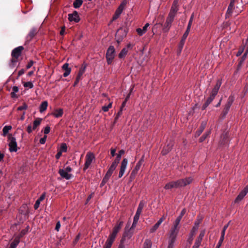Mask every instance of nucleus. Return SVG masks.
Returning a JSON list of instances; mask_svg holds the SVG:
<instances>
[{"label":"nucleus","instance_id":"nucleus-1","mask_svg":"<svg viewBox=\"0 0 248 248\" xmlns=\"http://www.w3.org/2000/svg\"><path fill=\"white\" fill-rule=\"evenodd\" d=\"M178 232V230H174L170 229L168 235V248H174Z\"/></svg>","mask_w":248,"mask_h":248},{"label":"nucleus","instance_id":"nucleus-2","mask_svg":"<svg viewBox=\"0 0 248 248\" xmlns=\"http://www.w3.org/2000/svg\"><path fill=\"white\" fill-rule=\"evenodd\" d=\"M8 146L9 150L10 152H16L17 151V144L15 137L11 134L8 135Z\"/></svg>","mask_w":248,"mask_h":248},{"label":"nucleus","instance_id":"nucleus-3","mask_svg":"<svg viewBox=\"0 0 248 248\" xmlns=\"http://www.w3.org/2000/svg\"><path fill=\"white\" fill-rule=\"evenodd\" d=\"M115 56V50L113 46L108 48L106 53V59L108 64H110Z\"/></svg>","mask_w":248,"mask_h":248},{"label":"nucleus","instance_id":"nucleus-4","mask_svg":"<svg viewBox=\"0 0 248 248\" xmlns=\"http://www.w3.org/2000/svg\"><path fill=\"white\" fill-rule=\"evenodd\" d=\"M234 98H235V97H234V94H231L229 96V97L228 99V101L224 106V110L223 111V117H225L226 115L228 114V113L229 111V109L234 100Z\"/></svg>","mask_w":248,"mask_h":248},{"label":"nucleus","instance_id":"nucleus-5","mask_svg":"<svg viewBox=\"0 0 248 248\" xmlns=\"http://www.w3.org/2000/svg\"><path fill=\"white\" fill-rule=\"evenodd\" d=\"M23 48H24L22 46H19L13 50L12 52V59L11 60L13 63L16 62H17V59L20 56Z\"/></svg>","mask_w":248,"mask_h":248},{"label":"nucleus","instance_id":"nucleus-6","mask_svg":"<svg viewBox=\"0 0 248 248\" xmlns=\"http://www.w3.org/2000/svg\"><path fill=\"white\" fill-rule=\"evenodd\" d=\"M175 16L169 14L168 17L166 19V22L163 27V31L164 32H168L171 27V24L174 20Z\"/></svg>","mask_w":248,"mask_h":248},{"label":"nucleus","instance_id":"nucleus-7","mask_svg":"<svg viewBox=\"0 0 248 248\" xmlns=\"http://www.w3.org/2000/svg\"><path fill=\"white\" fill-rule=\"evenodd\" d=\"M242 1V0H231L230 4L228 7V9L227 10L226 13V18L229 17L231 16L232 13L233 9H235L234 7V5L235 3L238 4L239 2Z\"/></svg>","mask_w":248,"mask_h":248},{"label":"nucleus","instance_id":"nucleus-8","mask_svg":"<svg viewBox=\"0 0 248 248\" xmlns=\"http://www.w3.org/2000/svg\"><path fill=\"white\" fill-rule=\"evenodd\" d=\"M186 209H183L181 211V212L180 215L177 217V218L175 220L173 226L171 228V229L179 231V228H178V225L181 221V220L183 216L186 214Z\"/></svg>","mask_w":248,"mask_h":248},{"label":"nucleus","instance_id":"nucleus-9","mask_svg":"<svg viewBox=\"0 0 248 248\" xmlns=\"http://www.w3.org/2000/svg\"><path fill=\"white\" fill-rule=\"evenodd\" d=\"M95 157L93 153L91 152L87 153L86 155V161L85 163L84 170L87 169L91 164Z\"/></svg>","mask_w":248,"mask_h":248},{"label":"nucleus","instance_id":"nucleus-10","mask_svg":"<svg viewBox=\"0 0 248 248\" xmlns=\"http://www.w3.org/2000/svg\"><path fill=\"white\" fill-rule=\"evenodd\" d=\"M128 164V160L126 158H124L121 162L120 171L119 173V178H121L124 173Z\"/></svg>","mask_w":248,"mask_h":248},{"label":"nucleus","instance_id":"nucleus-11","mask_svg":"<svg viewBox=\"0 0 248 248\" xmlns=\"http://www.w3.org/2000/svg\"><path fill=\"white\" fill-rule=\"evenodd\" d=\"M178 3L179 0H173L169 14H171V15L174 16H175L176 13L179 10Z\"/></svg>","mask_w":248,"mask_h":248},{"label":"nucleus","instance_id":"nucleus-12","mask_svg":"<svg viewBox=\"0 0 248 248\" xmlns=\"http://www.w3.org/2000/svg\"><path fill=\"white\" fill-rule=\"evenodd\" d=\"M68 19L70 21H74L78 23L80 20V18L78 12L75 11L72 14L68 15Z\"/></svg>","mask_w":248,"mask_h":248},{"label":"nucleus","instance_id":"nucleus-13","mask_svg":"<svg viewBox=\"0 0 248 248\" xmlns=\"http://www.w3.org/2000/svg\"><path fill=\"white\" fill-rule=\"evenodd\" d=\"M133 234V231L129 228V225H126L125 231L123 234V239H130Z\"/></svg>","mask_w":248,"mask_h":248},{"label":"nucleus","instance_id":"nucleus-14","mask_svg":"<svg viewBox=\"0 0 248 248\" xmlns=\"http://www.w3.org/2000/svg\"><path fill=\"white\" fill-rule=\"evenodd\" d=\"M248 192V187H245L244 190L241 191L239 195L237 196V197L236 198L234 202L235 203L239 202L244 198V197L246 195Z\"/></svg>","mask_w":248,"mask_h":248},{"label":"nucleus","instance_id":"nucleus-15","mask_svg":"<svg viewBox=\"0 0 248 248\" xmlns=\"http://www.w3.org/2000/svg\"><path fill=\"white\" fill-rule=\"evenodd\" d=\"M59 173L62 178H64L66 180H69L72 177V174L68 173L64 169H60L59 170Z\"/></svg>","mask_w":248,"mask_h":248},{"label":"nucleus","instance_id":"nucleus-16","mask_svg":"<svg viewBox=\"0 0 248 248\" xmlns=\"http://www.w3.org/2000/svg\"><path fill=\"white\" fill-rule=\"evenodd\" d=\"M179 181L182 187L190 184L192 182L193 179L191 177H189L184 179H179Z\"/></svg>","mask_w":248,"mask_h":248},{"label":"nucleus","instance_id":"nucleus-17","mask_svg":"<svg viewBox=\"0 0 248 248\" xmlns=\"http://www.w3.org/2000/svg\"><path fill=\"white\" fill-rule=\"evenodd\" d=\"M173 145V142L171 141H170L167 145L164 147L162 151V154L163 155H165L167 154L171 149L172 148V146Z\"/></svg>","mask_w":248,"mask_h":248},{"label":"nucleus","instance_id":"nucleus-18","mask_svg":"<svg viewBox=\"0 0 248 248\" xmlns=\"http://www.w3.org/2000/svg\"><path fill=\"white\" fill-rule=\"evenodd\" d=\"M123 223H124V222L123 221H120L118 222L116 225L114 227L111 234H112L115 236H117V234L118 232L121 230L122 226L123 225Z\"/></svg>","mask_w":248,"mask_h":248},{"label":"nucleus","instance_id":"nucleus-19","mask_svg":"<svg viewBox=\"0 0 248 248\" xmlns=\"http://www.w3.org/2000/svg\"><path fill=\"white\" fill-rule=\"evenodd\" d=\"M126 4H127V0H123V1L120 4V5L117 8V9L116 10L115 12L116 13H118V14L121 15V14H122V12L124 10V9L125 8V6H126Z\"/></svg>","mask_w":248,"mask_h":248},{"label":"nucleus","instance_id":"nucleus-20","mask_svg":"<svg viewBox=\"0 0 248 248\" xmlns=\"http://www.w3.org/2000/svg\"><path fill=\"white\" fill-rule=\"evenodd\" d=\"M149 25L150 24L147 23L144 26L142 29L138 28L136 30V31L140 36H142L147 31V28Z\"/></svg>","mask_w":248,"mask_h":248},{"label":"nucleus","instance_id":"nucleus-21","mask_svg":"<svg viewBox=\"0 0 248 248\" xmlns=\"http://www.w3.org/2000/svg\"><path fill=\"white\" fill-rule=\"evenodd\" d=\"M221 85V82L219 80H217L216 85L215 86L214 88L213 89L212 91L211 94L215 96H216L220 87Z\"/></svg>","mask_w":248,"mask_h":248},{"label":"nucleus","instance_id":"nucleus-22","mask_svg":"<svg viewBox=\"0 0 248 248\" xmlns=\"http://www.w3.org/2000/svg\"><path fill=\"white\" fill-rule=\"evenodd\" d=\"M216 96L211 94L210 96L207 98L205 103L203 105L202 107V109H205L213 101V100L214 99Z\"/></svg>","mask_w":248,"mask_h":248},{"label":"nucleus","instance_id":"nucleus-23","mask_svg":"<svg viewBox=\"0 0 248 248\" xmlns=\"http://www.w3.org/2000/svg\"><path fill=\"white\" fill-rule=\"evenodd\" d=\"M206 125V122H202L200 125V128L196 131L195 133L196 137H199L203 132Z\"/></svg>","mask_w":248,"mask_h":248},{"label":"nucleus","instance_id":"nucleus-24","mask_svg":"<svg viewBox=\"0 0 248 248\" xmlns=\"http://www.w3.org/2000/svg\"><path fill=\"white\" fill-rule=\"evenodd\" d=\"M140 165L139 164H136V166L135 167L134 169L132 170L130 176V179L131 180H132L133 179H134L135 177L136 176L137 173H138V171L140 169Z\"/></svg>","mask_w":248,"mask_h":248},{"label":"nucleus","instance_id":"nucleus-25","mask_svg":"<svg viewBox=\"0 0 248 248\" xmlns=\"http://www.w3.org/2000/svg\"><path fill=\"white\" fill-rule=\"evenodd\" d=\"M46 193H43L41 196L36 201L34 205V208L35 210L37 209L39 207L41 202L43 201L45 198Z\"/></svg>","mask_w":248,"mask_h":248},{"label":"nucleus","instance_id":"nucleus-26","mask_svg":"<svg viewBox=\"0 0 248 248\" xmlns=\"http://www.w3.org/2000/svg\"><path fill=\"white\" fill-rule=\"evenodd\" d=\"M36 33V29L35 28H32L27 36V39L30 41L33 38Z\"/></svg>","mask_w":248,"mask_h":248},{"label":"nucleus","instance_id":"nucleus-27","mask_svg":"<svg viewBox=\"0 0 248 248\" xmlns=\"http://www.w3.org/2000/svg\"><path fill=\"white\" fill-rule=\"evenodd\" d=\"M63 109L62 108H59L58 109H56L54 112L51 113V115L54 116L55 118H60L62 116L63 114Z\"/></svg>","mask_w":248,"mask_h":248},{"label":"nucleus","instance_id":"nucleus-28","mask_svg":"<svg viewBox=\"0 0 248 248\" xmlns=\"http://www.w3.org/2000/svg\"><path fill=\"white\" fill-rule=\"evenodd\" d=\"M48 103L46 101H43L39 106V111L41 113L45 111L47 107Z\"/></svg>","mask_w":248,"mask_h":248},{"label":"nucleus","instance_id":"nucleus-29","mask_svg":"<svg viewBox=\"0 0 248 248\" xmlns=\"http://www.w3.org/2000/svg\"><path fill=\"white\" fill-rule=\"evenodd\" d=\"M124 150H120L119 153L117 155L116 157L113 162H116V164L118 165L121 160L122 155L124 154Z\"/></svg>","mask_w":248,"mask_h":248},{"label":"nucleus","instance_id":"nucleus-30","mask_svg":"<svg viewBox=\"0 0 248 248\" xmlns=\"http://www.w3.org/2000/svg\"><path fill=\"white\" fill-rule=\"evenodd\" d=\"M42 121V119L37 118L33 123L32 129L35 130L40 124Z\"/></svg>","mask_w":248,"mask_h":248},{"label":"nucleus","instance_id":"nucleus-31","mask_svg":"<svg viewBox=\"0 0 248 248\" xmlns=\"http://www.w3.org/2000/svg\"><path fill=\"white\" fill-rule=\"evenodd\" d=\"M164 188L165 189L176 188L174 181H171L169 183H167L164 186Z\"/></svg>","mask_w":248,"mask_h":248},{"label":"nucleus","instance_id":"nucleus-32","mask_svg":"<svg viewBox=\"0 0 248 248\" xmlns=\"http://www.w3.org/2000/svg\"><path fill=\"white\" fill-rule=\"evenodd\" d=\"M128 53L127 48H124L119 54V58L122 59L124 58Z\"/></svg>","mask_w":248,"mask_h":248},{"label":"nucleus","instance_id":"nucleus-33","mask_svg":"<svg viewBox=\"0 0 248 248\" xmlns=\"http://www.w3.org/2000/svg\"><path fill=\"white\" fill-rule=\"evenodd\" d=\"M19 243V238H15L11 243L9 248H16Z\"/></svg>","mask_w":248,"mask_h":248},{"label":"nucleus","instance_id":"nucleus-34","mask_svg":"<svg viewBox=\"0 0 248 248\" xmlns=\"http://www.w3.org/2000/svg\"><path fill=\"white\" fill-rule=\"evenodd\" d=\"M11 129H12V126L11 125H6V126H4V127L3 128V129H2V131H3L2 135L3 136H5L8 134L9 131L10 130H11Z\"/></svg>","mask_w":248,"mask_h":248},{"label":"nucleus","instance_id":"nucleus-35","mask_svg":"<svg viewBox=\"0 0 248 248\" xmlns=\"http://www.w3.org/2000/svg\"><path fill=\"white\" fill-rule=\"evenodd\" d=\"M82 3V0H75L73 2V6L75 8H78L81 6Z\"/></svg>","mask_w":248,"mask_h":248},{"label":"nucleus","instance_id":"nucleus-36","mask_svg":"<svg viewBox=\"0 0 248 248\" xmlns=\"http://www.w3.org/2000/svg\"><path fill=\"white\" fill-rule=\"evenodd\" d=\"M152 242L149 239H146L144 242L143 248H151Z\"/></svg>","mask_w":248,"mask_h":248},{"label":"nucleus","instance_id":"nucleus-37","mask_svg":"<svg viewBox=\"0 0 248 248\" xmlns=\"http://www.w3.org/2000/svg\"><path fill=\"white\" fill-rule=\"evenodd\" d=\"M118 165L116 164V162H112L111 166L108 168V171H109L111 173H113L114 170L116 169Z\"/></svg>","mask_w":248,"mask_h":248},{"label":"nucleus","instance_id":"nucleus-38","mask_svg":"<svg viewBox=\"0 0 248 248\" xmlns=\"http://www.w3.org/2000/svg\"><path fill=\"white\" fill-rule=\"evenodd\" d=\"M144 205V203L142 202H140L139 204L136 213L140 214L143 208Z\"/></svg>","mask_w":248,"mask_h":248},{"label":"nucleus","instance_id":"nucleus-39","mask_svg":"<svg viewBox=\"0 0 248 248\" xmlns=\"http://www.w3.org/2000/svg\"><path fill=\"white\" fill-rule=\"evenodd\" d=\"M201 218L199 219H197V220H196L195 221L194 226H193V227L192 228V230L194 231H196L198 230V229L199 228V224L201 223Z\"/></svg>","mask_w":248,"mask_h":248},{"label":"nucleus","instance_id":"nucleus-40","mask_svg":"<svg viewBox=\"0 0 248 248\" xmlns=\"http://www.w3.org/2000/svg\"><path fill=\"white\" fill-rule=\"evenodd\" d=\"M210 131H209L207 132H206L205 133H204L200 138V139H199L200 142H203L206 139V138L210 135Z\"/></svg>","mask_w":248,"mask_h":248},{"label":"nucleus","instance_id":"nucleus-41","mask_svg":"<svg viewBox=\"0 0 248 248\" xmlns=\"http://www.w3.org/2000/svg\"><path fill=\"white\" fill-rule=\"evenodd\" d=\"M67 145L65 143H63L61 144L60 149H59V151L62 153L66 152L67 151Z\"/></svg>","mask_w":248,"mask_h":248},{"label":"nucleus","instance_id":"nucleus-42","mask_svg":"<svg viewBox=\"0 0 248 248\" xmlns=\"http://www.w3.org/2000/svg\"><path fill=\"white\" fill-rule=\"evenodd\" d=\"M23 85L24 87L29 89H32L33 87V84L31 81L25 82Z\"/></svg>","mask_w":248,"mask_h":248},{"label":"nucleus","instance_id":"nucleus-43","mask_svg":"<svg viewBox=\"0 0 248 248\" xmlns=\"http://www.w3.org/2000/svg\"><path fill=\"white\" fill-rule=\"evenodd\" d=\"M246 46L247 47V49L244 53V55H243V59L245 60V58L247 57V56L248 53V38L247 39L246 42Z\"/></svg>","mask_w":248,"mask_h":248},{"label":"nucleus","instance_id":"nucleus-44","mask_svg":"<svg viewBox=\"0 0 248 248\" xmlns=\"http://www.w3.org/2000/svg\"><path fill=\"white\" fill-rule=\"evenodd\" d=\"M159 227V226L158 224H156V223L151 228L150 230V232L151 233H153L155 232Z\"/></svg>","mask_w":248,"mask_h":248},{"label":"nucleus","instance_id":"nucleus-45","mask_svg":"<svg viewBox=\"0 0 248 248\" xmlns=\"http://www.w3.org/2000/svg\"><path fill=\"white\" fill-rule=\"evenodd\" d=\"M28 108V106L26 104H24L22 106H19L17 108V110L20 111L25 110Z\"/></svg>","mask_w":248,"mask_h":248},{"label":"nucleus","instance_id":"nucleus-46","mask_svg":"<svg viewBox=\"0 0 248 248\" xmlns=\"http://www.w3.org/2000/svg\"><path fill=\"white\" fill-rule=\"evenodd\" d=\"M201 244V240H196L193 246L192 247V248H199V246Z\"/></svg>","mask_w":248,"mask_h":248},{"label":"nucleus","instance_id":"nucleus-47","mask_svg":"<svg viewBox=\"0 0 248 248\" xmlns=\"http://www.w3.org/2000/svg\"><path fill=\"white\" fill-rule=\"evenodd\" d=\"M46 138H47V136L46 135H45L43 138H41L40 140V141H39L40 143L41 144H45L46 141Z\"/></svg>","mask_w":248,"mask_h":248},{"label":"nucleus","instance_id":"nucleus-48","mask_svg":"<svg viewBox=\"0 0 248 248\" xmlns=\"http://www.w3.org/2000/svg\"><path fill=\"white\" fill-rule=\"evenodd\" d=\"M62 69L65 71L68 70V69H71L69 67V64L68 63H64L62 67Z\"/></svg>","mask_w":248,"mask_h":248},{"label":"nucleus","instance_id":"nucleus-49","mask_svg":"<svg viewBox=\"0 0 248 248\" xmlns=\"http://www.w3.org/2000/svg\"><path fill=\"white\" fill-rule=\"evenodd\" d=\"M112 173H111L109 171H107L106 174H105L104 178H106L107 180H109L110 177H111Z\"/></svg>","mask_w":248,"mask_h":248},{"label":"nucleus","instance_id":"nucleus-50","mask_svg":"<svg viewBox=\"0 0 248 248\" xmlns=\"http://www.w3.org/2000/svg\"><path fill=\"white\" fill-rule=\"evenodd\" d=\"M114 242L113 240L109 239V238H108V239H107V241L106 242V245H108L110 247H111L112 246V244L113 243V242Z\"/></svg>","mask_w":248,"mask_h":248},{"label":"nucleus","instance_id":"nucleus-51","mask_svg":"<svg viewBox=\"0 0 248 248\" xmlns=\"http://www.w3.org/2000/svg\"><path fill=\"white\" fill-rule=\"evenodd\" d=\"M85 67H84L83 69H80L78 72V76L81 78V76H82L83 74L84 73L85 71Z\"/></svg>","mask_w":248,"mask_h":248},{"label":"nucleus","instance_id":"nucleus-52","mask_svg":"<svg viewBox=\"0 0 248 248\" xmlns=\"http://www.w3.org/2000/svg\"><path fill=\"white\" fill-rule=\"evenodd\" d=\"M174 182L175 184L176 188L181 187L179 179L177 181H174Z\"/></svg>","mask_w":248,"mask_h":248},{"label":"nucleus","instance_id":"nucleus-53","mask_svg":"<svg viewBox=\"0 0 248 248\" xmlns=\"http://www.w3.org/2000/svg\"><path fill=\"white\" fill-rule=\"evenodd\" d=\"M108 180L106 179L105 178H103L101 184L100 186L101 187H102L108 181Z\"/></svg>","mask_w":248,"mask_h":248},{"label":"nucleus","instance_id":"nucleus-54","mask_svg":"<svg viewBox=\"0 0 248 248\" xmlns=\"http://www.w3.org/2000/svg\"><path fill=\"white\" fill-rule=\"evenodd\" d=\"M185 42V41L183 40H181L180 42V44H179V48H180V51H181L182 49H183V46L184 45Z\"/></svg>","mask_w":248,"mask_h":248},{"label":"nucleus","instance_id":"nucleus-55","mask_svg":"<svg viewBox=\"0 0 248 248\" xmlns=\"http://www.w3.org/2000/svg\"><path fill=\"white\" fill-rule=\"evenodd\" d=\"M120 15L118 14V13H116L115 12L114 15H113L112 18V21H113L115 20H116L118 17L120 16Z\"/></svg>","mask_w":248,"mask_h":248},{"label":"nucleus","instance_id":"nucleus-56","mask_svg":"<svg viewBox=\"0 0 248 248\" xmlns=\"http://www.w3.org/2000/svg\"><path fill=\"white\" fill-rule=\"evenodd\" d=\"M33 63H34V62L33 61H32V60H31L29 62V63L27 64V65H26L27 69L30 68L32 66Z\"/></svg>","mask_w":248,"mask_h":248},{"label":"nucleus","instance_id":"nucleus-57","mask_svg":"<svg viewBox=\"0 0 248 248\" xmlns=\"http://www.w3.org/2000/svg\"><path fill=\"white\" fill-rule=\"evenodd\" d=\"M140 214L136 213V214L135 215L134 217L133 220L138 222L139 219L140 218Z\"/></svg>","mask_w":248,"mask_h":248},{"label":"nucleus","instance_id":"nucleus-58","mask_svg":"<svg viewBox=\"0 0 248 248\" xmlns=\"http://www.w3.org/2000/svg\"><path fill=\"white\" fill-rule=\"evenodd\" d=\"M123 112V109L122 108H121L120 110L117 113V114L115 117V120H117L119 117L122 115Z\"/></svg>","mask_w":248,"mask_h":248},{"label":"nucleus","instance_id":"nucleus-59","mask_svg":"<svg viewBox=\"0 0 248 248\" xmlns=\"http://www.w3.org/2000/svg\"><path fill=\"white\" fill-rule=\"evenodd\" d=\"M225 233V231L222 230L219 240L223 241V240L224 239Z\"/></svg>","mask_w":248,"mask_h":248},{"label":"nucleus","instance_id":"nucleus-60","mask_svg":"<svg viewBox=\"0 0 248 248\" xmlns=\"http://www.w3.org/2000/svg\"><path fill=\"white\" fill-rule=\"evenodd\" d=\"M193 18H194V14H192V15L190 16V19L189 20V22H188V23L187 25H189V26H191L192 24V22H193Z\"/></svg>","mask_w":248,"mask_h":248},{"label":"nucleus","instance_id":"nucleus-61","mask_svg":"<svg viewBox=\"0 0 248 248\" xmlns=\"http://www.w3.org/2000/svg\"><path fill=\"white\" fill-rule=\"evenodd\" d=\"M188 34H189V33H188L187 31H185L183 35V37H182L181 40L186 41L187 36L188 35Z\"/></svg>","mask_w":248,"mask_h":248},{"label":"nucleus","instance_id":"nucleus-62","mask_svg":"<svg viewBox=\"0 0 248 248\" xmlns=\"http://www.w3.org/2000/svg\"><path fill=\"white\" fill-rule=\"evenodd\" d=\"M71 69H68V70L65 71L63 74V76L64 77H67L70 73Z\"/></svg>","mask_w":248,"mask_h":248},{"label":"nucleus","instance_id":"nucleus-63","mask_svg":"<svg viewBox=\"0 0 248 248\" xmlns=\"http://www.w3.org/2000/svg\"><path fill=\"white\" fill-rule=\"evenodd\" d=\"M50 127L49 126H46L45 128V129H44V133L45 134H47L49 133L50 132Z\"/></svg>","mask_w":248,"mask_h":248},{"label":"nucleus","instance_id":"nucleus-64","mask_svg":"<svg viewBox=\"0 0 248 248\" xmlns=\"http://www.w3.org/2000/svg\"><path fill=\"white\" fill-rule=\"evenodd\" d=\"M137 223H138V221L133 220L132 226L130 228L133 230L135 229V228L136 227Z\"/></svg>","mask_w":248,"mask_h":248}]
</instances>
